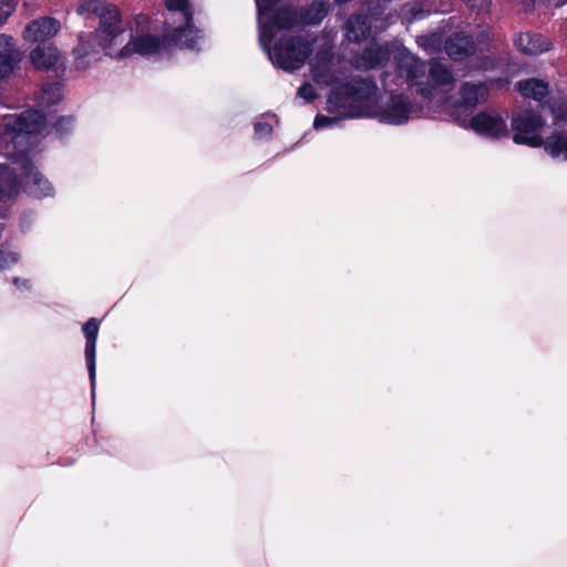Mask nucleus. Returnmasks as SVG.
Here are the masks:
<instances>
[{"mask_svg": "<svg viewBox=\"0 0 567 567\" xmlns=\"http://www.w3.org/2000/svg\"><path fill=\"white\" fill-rule=\"evenodd\" d=\"M297 22L298 16L292 8L280 10L274 20L267 23V25H271L274 37L266 42V47L261 43L260 45L267 52L270 61L286 71L300 69L310 51H316L313 58L310 59L311 74L316 83L332 87L328 99L332 104L333 97H338L341 93V84L349 79V74L344 63L332 54V43L328 38L310 41L302 37L282 35L274 48H270L272 40Z\"/></svg>", "mask_w": 567, "mask_h": 567, "instance_id": "obj_1", "label": "nucleus"}, {"mask_svg": "<svg viewBox=\"0 0 567 567\" xmlns=\"http://www.w3.org/2000/svg\"><path fill=\"white\" fill-rule=\"evenodd\" d=\"M44 125L45 118L40 111L2 116L0 153L9 158V163L0 164V217L7 212L8 198L17 195L23 184L32 196L53 194L51 183L35 169L24 147L29 135L41 133Z\"/></svg>", "mask_w": 567, "mask_h": 567, "instance_id": "obj_2", "label": "nucleus"}, {"mask_svg": "<svg viewBox=\"0 0 567 567\" xmlns=\"http://www.w3.org/2000/svg\"><path fill=\"white\" fill-rule=\"evenodd\" d=\"M391 55L396 63L398 76L409 86L415 87L416 92L429 101H446L445 94L454 84L450 69L440 61L432 60L426 73L424 63L398 42L384 45L373 42L352 59V64L359 70H370L382 66Z\"/></svg>", "mask_w": 567, "mask_h": 567, "instance_id": "obj_3", "label": "nucleus"}, {"mask_svg": "<svg viewBox=\"0 0 567 567\" xmlns=\"http://www.w3.org/2000/svg\"><path fill=\"white\" fill-rule=\"evenodd\" d=\"M76 12L89 18L100 19L95 32L82 34L73 49L74 64L78 70H86L91 62L99 60L100 50L114 60L128 59V40L121 23L118 9L106 0H84L78 4Z\"/></svg>", "mask_w": 567, "mask_h": 567, "instance_id": "obj_4", "label": "nucleus"}, {"mask_svg": "<svg viewBox=\"0 0 567 567\" xmlns=\"http://www.w3.org/2000/svg\"><path fill=\"white\" fill-rule=\"evenodd\" d=\"M378 87L374 82L363 79L346 80L341 84V93L333 97L332 103L337 106L349 109L346 112L348 117L371 116L362 111L368 104L377 105L375 95Z\"/></svg>", "mask_w": 567, "mask_h": 567, "instance_id": "obj_5", "label": "nucleus"}, {"mask_svg": "<svg viewBox=\"0 0 567 567\" xmlns=\"http://www.w3.org/2000/svg\"><path fill=\"white\" fill-rule=\"evenodd\" d=\"M166 7L172 12V31L166 33L168 44L188 49H198L199 31L192 23V12L187 0H166Z\"/></svg>", "mask_w": 567, "mask_h": 567, "instance_id": "obj_6", "label": "nucleus"}, {"mask_svg": "<svg viewBox=\"0 0 567 567\" xmlns=\"http://www.w3.org/2000/svg\"><path fill=\"white\" fill-rule=\"evenodd\" d=\"M369 23L368 18L362 14L350 17L344 25V37L351 42H359L365 39L370 30L373 28L375 31H383L388 27L386 18H382L385 13L386 6L384 0H370L369 1Z\"/></svg>", "mask_w": 567, "mask_h": 567, "instance_id": "obj_7", "label": "nucleus"}, {"mask_svg": "<svg viewBox=\"0 0 567 567\" xmlns=\"http://www.w3.org/2000/svg\"><path fill=\"white\" fill-rule=\"evenodd\" d=\"M362 112L371 114V117H375L382 123L401 125L406 123L416 111L404 94H391L381 104H368Z\"/></svg>", "mask_w": 567, "mask_h": 567, "instance_id": "obj_8", "label": "nucleus"}, {"mask_svg": "<svg viewBox=\"0 0 567 567\" xmlns=\"http://www.w3.org/2000/svg\"><path fill=\"white\" fill-rule=\"evenodd\" d=\"M545 125L543 117L534 111H523L512 120L514 131L513 141L516 144H524L530 147L543 145V137L539 131Z\"/></svg>", "mask_w": 567, "mask_h": 567, "instance_id": "obj_9", "label": "nucleus"}, {"mask_svg": "<svg viewBox=\"0 0 567 567\" xmlns=\"http://www.w3.org/2000/svg\"><path fill=\"white\" fill-rule=\"evenodd\" d=\"M554 125L560 127L567 121V102L551 109ZM544 151L551 158L567 161V130L557 131L543 140Z\"/></svg>", "mask_w": 567, "mask_h": 567, "instance_id": "obj_10", "label": "nucleus"}, {"mask_svg": "<svg viewBox=\"0 0 567 567\" xmlns=\"http://www.w3.org/2000/svg\"><path fill=\"white\" fill-rule=\"evenodd\" d=\"M470 126L475 133L488 138H499L508 134L505 120L496 112L476 114L471 118Z\"/></svg>", "mask_w": 567, "mask_h": 567, "instance_id": "obj_11", "label": "nucleus"}, {"mask_svg": "<svg viewBox=\"0 0 567 567\" xmlns=\"http://www.w3.org/2000/svg\"><path fill=\"white\" fill-rule=\"evenodd\" d=\"M61 29L59 20L52 17H41L27 23L22 31V38L25 42H40L55 37Z\"/></svg>", "mask_w": 567, "mask_h": 567, "instance_id": "obj_12", "label": "nucleus"}, {"mask_svg": "<svg viewBox=\"0 0 567 567\" xmlns=\"http://www.w3.org/2000/svg\"><path fill=\"white\" fill-rule=\"evenodd\" d=\"M279 0H256L258 9L259 23V42L266 47V42L274 37L271 25H267L272 21L277 12L287 7H277Z\"/></svg>", "mask_w": 567, "mask_h": 567, "instance_id": "obj_13", "label": "nucleus"}, {"mask_svg": "<svg viewBox=\"0 0 567 567\" xmlns=\"http://www.w3.org/2000/svg\"><path fill=\"white\" fill-rule=\"evenodd\" d=\"M100 322L92 318L90 319L83 327V332L86 339L85 344V360L89 370L92 395L94 396L95 389V349H96V339L99 334Z\"/></svg>", "mask_w": 567, "mask_h": 567, "instance_id": "obj_14", "label": "nucleus"}, {"mask_svg": "<svg viewBox=\"0 0 567 567\" xmlns=\"http://www.w3.org/2000/svg\"><path fill=\"white\" fill-rule=\"evenodd\" d=\"M30 62L38 70H50L61 61L59 49L52 43H38L29 54Z\"/></svg>", "mask_w": 567, "mask_h": 567, "instance_id": "obj_15", "label": "nucleus"}, {"mask_svg": "<svg viewBox=\"0 0 567 567\" xmlns=\"http://www.w3.org/2000/svg\"><path fill=\"white\" fill-rule=\"evenodd\" d=\"M128 58L133 54L151 56L157 54L163 48V42L151 33L142 32L131 34L128 39Z\"/></svg>", "mask_w": 567, "mask_h": 567, "instance_id": "obj_16", "label": "nucleus"}, {"mask_svg": "<svg viewBox=\"0 0 567 567\" xmlns=\"http://www.w3.org/2000/svg\"><path fill=\"white\" fill-rule=\"evenodd\" d=\"M18 51L11 35L0 33V83L13 72Z\"/></svg>", "mask_w": 567, "mask_h": 567, "instance_id": "obj_17", "label": "nucleus"}, {"mask_svg": "<svg viewBox=\"0 0 567 567\" xmlns=\"http://www.w3.org/2000/svg\"><path fill=\"white\" fill-rule=\"evenodd\" d=\"M516 47L519 51L537 55L550 49V42L542 34L522 33L516 39Z\"/></svg>", "mask_w": 567, "mask_h": 567, "instance_id": "obj_18", "label": "nucleus"}, {"mask_svg": "<svg viewBox=\"0 0 567 567\" xmlns=\"http://www.w3.org/2000/svg\"><path fill=\"white\" fill-rule=\"evenodd\" d=\"M474 49L473 41L470 37L456 33L445 43V51L452 59L458 60L470 54Z\"/></svg>", "mask_w": 567, "mask_h": 567, "instance_id": "obj_19", "label": "nucleus"}, {"mask_svg": "<svg viewBox=\"0 0 567 567\" xmlns=\"http://www.w3.org/2000/svg\"><path fill=\"white\" fill-rule=\"evenodd\" d=\"M487 96V87L483 83H465L461 89L462 103L473 106L483 102Z\"/></svg>", "mask_w": 567, "mask_h": 567, "instance_id": "obj_20", "label": "nucleus"}, {"mask_svg": "<svg viewBox=\"0 0 567 567\" xmlns=\"http://www.w3.org/2000/svg\"><path fill=\"white\" fill-rule=\"evenodd\" d=\"M518 91L526 97L542 100L548 93V85L540 80L529 79L517 83Z\"/></svg>", "mask_w": 567, "mask_h": 567, "instance_id": "obj_21", "label": "nucleus"}, {"mask_svg": "<svg viewBox=\"0 0 567 567\" xmlns=\"http://www.w3.org/2000/svg\"><path fill=\"white\" fill-rule=\"evenodd\" d=\"M62 97L61 86L58 83H50L44 85L40 92L37 93L35 100L40 107H49L58 103Z\"/></svg>", "mask_w": 567, "mask_h": 567, "instance_id": "obj_22", "label": "nucleus"}, {"mask_svg": "<svg viewBox=\"0 0 567 567\" xmlns=\"http://www.w3.org/2000/svg\"><path fill=\"white\" fill-rule=\"evenodd\" d=\"M330 9V3L327 0H316L306 10L302 21L307 24H317L322 21Z\"/></svg>", "mask_w": 567, "mask_h": 567, "instance_id": "obj_23", "label": "nucleus"}, {"mask_svg": "<svg viewBox=\"0 0 567 567\" xmlns=\"http://www.w3.org/2000/svg\"><path fill=\"white\" fill-rule=\"evenodd\" d=\"M429 11L424 10L420 3L411 2L401 8L400 18L404 23H411L414 20L421 19L427 14Z\"/></svg>", "mask_w": 567, "mask_h": 567, "instance_id": "obj_24", "label": "nucleus"}, {"mask_svg": "<svg viewBox=\"0 0 567 567\" xmlns=\"http://www.w3.org/2000/svg\"><path fill=\"white\" fill-rule=\"evenodd\" d=\"M18 0H0V28L16 11Z\"/></svg>", "mask_w": 567, "mask_h": 567, "instance_id": "obj_25", "label": "nucleus"}, {"mask_svg": "<svg viewBox=\"0 0 567 567\" xmlns=\"http://www.w3.org/2000/svg\"><path fill=\"white\" fill-rule=\"evenodd\" d=\"M18 261V256L14 252L0 249V269L9 268Z\"/></svg>", "mask_w": 567, "mask_h": 567, "instance_id": "obj_26", "label": "nucleus"}, {"mask_svg": "<svg viewBox=\"0 0 567 567\" xmlns=\"http://www.w3.org/2000/svg\"><path fill=\"white\" fill-rule=\"evenodd\" d=\"M339 117H330V116H324V115H317L316 118H315V122H313V126L315 128H323V127H329V126H333L336 124L339 123Z\"/></svg>", "mask_w": 567, "mask_h": 567, "instance_id": "obj_27", "label": "nucleus"}, {"mask_svg": "<svg viewBox=\"0 0 567 567\" xmlns=\"http://www.w3.org/2000/svg\"><path fill=\"white\" fill-rule=\"evenodd\" d=\"M298 96L307 102H311L317 97L315 87L310 83H305L298 90Z\"/></svg>", "mask_w": 567, "mask_h": 567, "instance_id": "obj_28", "label": "nucleus"}, {"mask_svg": "<svg viewBox=\"0 0 567 567\" xmlns=\"http://www.w3.org/2000/svg\"><path fill=\"white\" fill-rule=\"evenodd\" d=\"M272 131V126L269 123L266 122H258L255 125V132L258 136H266L269 135Z\"/></svg>", "mask_w": 567, "mask_h": 567, "instance_id": "obj_29", "label": "nucleus"}, {"mask_svg": "<svg viewBox=\"0 0 567 567\" xmlns=\"http://www.w3.org/2000/svg\"><path fill=\"white\" fill-rule=\"evenodd\" d=\"M470 7L482 9L488 4V0H464Z\"/></svg>", "mask_w": 567, "mask_h": 567, "instance_id": "obj_30", "label": "nucleus"}, {"mask_svg": "<svg viewBox=\"0 0 567 567\" xmlns=\"http://www.w3.org/2000/svg\"><path fill=\"white\" fill-rule=\"evenodd\" d=\"M13 282H14V285H16L18 288H22V287H23V288H28V287H29V281H28V280H25V279H23V280H22V279H20V278H16Z\"/></svg>", "mask_w": 567, "mask_h": 567, "instance_id": "obj_31", "label": "nucleus"}, {"mask_svg": "<svg viewBox=\"0 0 567 567\" xmlns=\"http://www.w3.org/2000/svg\"><path fill=\"white\" fill-rule=\"evenodd\" d=\"M565 2H567V0H558V1L556 2V4H557V6H560V4L565 3Z\"/></svg>", "mask_w": 567, "mask_h": 567, "instance_id": "obj_32", "label": "nucleus"}]
</instances>
